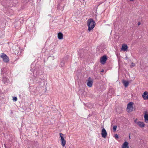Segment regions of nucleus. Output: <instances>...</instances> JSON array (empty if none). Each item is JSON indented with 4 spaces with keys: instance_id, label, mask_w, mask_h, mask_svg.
<instances>
[{
    "instance_id": "f257e3e1",
    "label": "nucleus",
    "mask_w": 148,
    "mask_h": 148,
    "mask_svg": "<svg viewBox=\"0 0 148 148\" xmlns=\"http://www.w3.org/2000/svg\"><path fill=\"white\" fill-rule=\"evenodd\" d=\"M87 24L88 26V30L90 31L95 27V23L92 19L90 18L87 21Z\"/></svg>"
},
{
    "instance_id": "f03ea898",
    "label": "nucleus",
    "mask_w": 148,
    "mask_h": 148,
    "mask_svg": "<svg viewBox=\"0 0 148 148\" xmlns=\"http://www.w3.org/2000/svg\"><path fill=\"white\" fill-rule=\"evenodd\" d=\"M133 103L132 102H130L128 104L127 108V110L128 112H130L133 111Z\"/></svg>"
},
{
    "instance_id": "7ed1b4c3",
    "label": "nucleus",
    "mask_w": 148,
    "mask_h": 148,
    "mask_svg": "<svg viewBox=\"0 0 148 148\" xmlns=\"http://www.w3.org/2000/svg\"><path fill=\"white\" fill-rule=\"evenodd\" d=\"M59 134L61 140V144L63 147H64L66 144V141L63 136H64V135L61 133H60Z\"/></svg>"
},
{
    "instance_id": "20e7f679",
    "label": "nucleus",
    "mask_w": 148,
    "mask_h": 148,
    "mask_svg": "<svg viewBox=\"0 0 148 148\" xmlns=\"http://www.w3.org/2000/svg\"><path fill=\"white\" fill-rule=\"evenodd\" d=\"M1 57L3 59V60L5 62H8L9 61L8 57L4 53H1Z\"/></svg>"
},
{
    "instance_id": "39448f33",
    "label": "nucleus",
    "mask_w": 148,
    "mask_h": 148,
    "mask_svg": "<svg viewBox=\"0 0 148 148\" xmlns=\"http://www.w3.org/2000/svg\"><path fill=\"white\" fill-rule=\"evenodd\" d=\"M107 60V56L106 55L103 56L100 59V62L102 64H104Z\"/></svg>"
},
{
    "instance_id": "423d86ee",
    "label": "nucleus",
    "mask_w": 148,
    "mask_h": 148,
    "mask_svg": "<svg viewBox=\"0 0 148 148\" xmlns=\"http://www.w3.org/2000/svg\"><path fill=\"white\" fill-rule=\"evenodd\" d=\"M88 82L87 85L90 87L92 86L93 84V80L91 77H89L88 79Z\"/></svg>"
},
{
    "instance_id": "0eeeda50",
    "label": "nucleus",
    "mask_w": 148,
    "mask_h": 148,
    "mask_svg": "<svg viewBox=\"0 0 148 148\" xmlns=\"http://www.w3.org/2000/svg\"><path fill=\"white\" fill-rule=\"evenodd\" d=\"M101 134L103 137L104 138H106L107 135V133L105 128L102 129L101 130Z\"/></svg>"
},
{
    "instance_id": "6e6552de",
    "label": "nucleus",
    "mask_w": 148,
    "mask_h": 148,
    "mask_svg": "<svg viewBox=\"0 0 148 148\" xmlns=\"http://www.w3.org/2000/svg\"><path fill=\"white\" fill-rule=\"evenodd\" d=\"M144 117L145 122L147 123L148 122V113L147 111L145 112Z\"/></svg>"
},
{
    "instance_id": "1a4fd4ad",
    "label": "nucleus",
    "mask_w": 148,
    "mask_h": 148,
    "mask_svg": "<svg viewBox=\"0 0 148 148\" xmlns=\"http://www.w3.org/2000/svg\"><path fill=\"white\" fill-rule=\"evenodd\" d=\"M142 97L145 100L148 99V92L147 91L145 92L142 95Z\"/></svg>"
},
{
    "instance_id": "9d476101",
    "label": "nucleus",
    "mask_w": 148,
    "mask_h": 148,
    "mask_svg": "<svg viewBox=\"0 0 148 148\" xmlns=\"http://www.w3.org/2000/svg\"><path fill=\"white\" fill-rule=\"evenodd\" d=\"M136 123L140 127L142 128L145 126V124L143 122L139 121L136 122Z\"/></svg>"
},
{
    "instance_id": "9b49d317",
    "label": "nucleus",
    "mask_w": 148,
    "mask_h": 148,
    "mask_svg": "<svg viewBox=\"0 0 148 148\" xmlns=\"http://www.w3.org/2000/svg\"><path fill=\"white\" fill-rule=\"evenodd\" d=\"M128 47L127 45L125 44H123L122 45L121 49L122 50L125 51H127V49Z\"/></svg>"
},
{
    "instance_id": "f8f14e48",
    "label": "nucleus",
    "mask_w": 148,
    "mask_h": 148,
    "mask_svg": "<svg viewBox=\"0 0 148 148\" xmlns=\"http://www.w3.org/2000/svg\"><path fill=\"white\" fill-rule=\"evenodd\" d=\"M122 148H129L128 146V143L127 142H125L123 145Z\"/></svg>"
},
{
    "instance_id": "ddd939ff",
    "label": "nucleus",
    "mask_w": 148,
    "mask_h": 148,
    "mask_svg": "<svg viewBox=\"0 0 148 148\" xmlns=\"http://www.w3.org/2000/svg\"><path fill=\"white\" fill-rule=\"evenodd\" d=\"M58 36L59 39H62L63 38V34L61 32H60L58 34Z\"/></svg>"
},
{
    "instance_id": "4468645a",
    "label": "nucleus",
    "mask_w": 148,
    "mask_h": 148,
    "mask_svg": "<svg viewBox=\"0 0 148 148\" xmlns=\"http://www.w3.org/2000/svg\"><path fill=\"white\" fill-rule=\"evenodd\" d=\"M2 80L5 84H7L8 82V80L5 77H3Z\"/></svg>"
},
{
    "instance_id": "2eb2a0df",
    "label": "nucleus",
    "mask_w": 148,
    "mask_h": 148,
    "mask_svg": "<svg viewBox=\"0 0 148 148\" xmlns=\"http://www.w3.org/2000/svg\"><path fill=\"white\" fill-rule=\"evenodd\" d=\"M123 83L125 87L128 86L129 84V82L125 80L123 81Z\"/></svg>"
},
{
    "instance_id": "dca6fc26",
    "label": "nucleus",
    "mask_w": 148,
    "mask_h": 148,
    "mask_svg": "<svg viewBox=\"0 0 148 148\" xmlns=\"http://www.w3.org/2000/svg\"><path fill=\"white\" fill-rule=\"evenodd\" d=\"M64 60H62L60 62V66L61 67H63L64 66Z\"/></svg>"
},
{
    "instance_id": "f3484780",
    "label": "nucleus",
    "mask_w": 148,
    "mask_h": 148,
    "mask_svg": "<svg viewBox=\"0 0 148 148\" xmlns=\"http://www.w3.org/2000/svg\"><path fill=\"white\" fill-rule=\"evenodd\" d=\"M117 128V126L116 125H114L113 127V130L114 131H115L116 129Z\"/></svg>"
},
{
    "instance_id": "a211bd4d",
    "label": "nucleus",
    "mask_w": 148,
    "mask_h": 148,
    "mask_svg": "<svg viewBox=\"0 0 148 148\" xmlns=\"http://www.w3.org/2000/svg\"><path fill=\"white\" fill-rule=\"evenodd\" d=\"M13 100L14 101H16L17 100V98L16 97H13Z\"/></svg>"
},
{
    "instance_id": "6ab92c4d",
    "label": "nucleus",
    "mask_w": 148,
    "mask_h": 148,
    "mask_svg": "<svg viewBox=\"0 0 148 148\" xmlns=\"http://www.w3.org/2000/svg\"><path fill=\"white\" fill-rule=\"evenodd\" d=\"M114 137L116 139H117L119 138L118 135L117 134H116L115 135Z\"/></svg>"
},
{
    "instance_id": "aec40b11",
    "label": "nucleus",
    "mask_w": 148,
    "mask_h": 148,
    "mask_svg": "<svg viewBox=\"0 0 148 148\" xmlns=\"http://www.w3.org/2000/svg\"><path fill=\"white\" fill-rule=\"evenodd\" d=\"M131 64H132V66H134L135 65V64L134 63H133V62H132V63H131Z\"/></svg>"
},
{
    "instance_id": "412c9836",
    "label": "nucleus",
    "mask_w": 148,
    "mask_h": 148,
    "mask_svg": "<svg viewBox=\"0 0 148 148\" xmlns=\"http://www.w3.org/2000/svg\"><path fill=\"white\" fill-rule=\"evenodd\" d=\"M138 25H140V22H139L138 23Z\"/></svg>"
},
{
    "instance_id": "4be33fe9",
    "label": "nucleus",
    "mask_w": 148,
    "mask_h": 148,
    "mask_svg": "<svg viewBox=\"0 0 148 148\" xmlns=\"http://www.w3.org/2000/svg\"><path fill=\"white\" fill-rule=\"evenodd\" d=\"M104 70H102L101 71V72H104Z\"/></svg>"
},
{
    "instance_id": "5701e85b",
    "label": "nucleus",
    "mask_w": 148,
    "mask_h": 148,
    "mask_svg": "<svg viewBox=\"0 0 148 148\" xmlns=\"http://www.w3.org/2000/svg\"><path fill=\"white\" fill-rule=\"evenodd\" d=\"M134 0H130V1H133Z\"/></svg>"
},
{
    "instance_id": "b1692460",
    "label": "nucleus",
    "mask_w": 148,
    "mask_h": 148,
    "mask_svg": "<svg viewBox=\"0 0 148 148\" xmlns=\"http://www.w3.org/2000/svg\"><path fill=\"white\" fill-rule=\"evenodd\" d=\"M136 120H135L134 121H135V122H136Z\"/></svg>"
},
{
    "instance_id": "393cba45",
    "label": "nucleus",
    "mask_w": 148,
    "mask_h": 148,
    "mask_svg": "<svg viewBox=\"0 0 148 148\" xmlns=\"http://www.w3.org/2000/svg\"><path fill=\"white\" fill-rule=\"evenodd\" d=\"M129 135H130L129 137H130V134Z\"/></svg>"
},
{
    "instance_id": "a878e982",
    "label": "nucleus",
    "mask_w": 148,
    "mask_h": 148,
    "mask_svg": "<svg viewBox=\"0 0 148 148\" xmlns=\"http://www.w3.org/2000/svg\"><path fill=\"white\" fill-rule=\"evenodd\" d=\"M2 73H1V74L2 75Z\"/></svg>"
},
{
    "instance_id": "bb28decb",
    "label": "nucleus",
    "mask_w": 148,
    "mask_h": 148,
    "mask_svg": "<svg viewBox=\"0 0 148 148\" xmlns=\"http://www.w3.org/2000/svg\"><path fill=\"white\" fill-rule=\"evenodd\" d=\"M83 1H84L85 0H83Z\"/></svg>"
}]
</instances>
